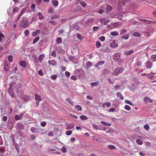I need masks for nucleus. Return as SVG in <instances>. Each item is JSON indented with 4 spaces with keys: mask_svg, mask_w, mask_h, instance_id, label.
Here are the masks:
<instances>
[{
    "mask_svg": "<svg viewBox=\"0 0 156 156\" xmlns=\"http://www.w3.org/2000/svg\"><path fill=\"white\" fill-rule=\"evenodd\" d=\"M124 70V69L121 67H118L114 70L113 74L115 76H117L119 73L122 72Z\"/></svg>",
    "mask_w": 156,
    "mask_h": 156,
    "instance_id": "1",
    "label": "nucleus"
},
{
    "mask_svg": "<svg viewBox=\"0 0 156 156\" xmlns=\"http://www.w3.org/2000/svg\"><path fill=\"white\" fill-rule=\"evenodd\" d=\"M29 22L28 21H25L23 20L20 23V27H24V28H26L28 26Z\"/></svg>",
    "mask_w": 156,
    "mask_h": 156,
    "instance_id": "2",
    "label": "nucleus"
},
{
    "mask_svg": "<svg viewBox=\"0 0 156 156\" xmlns=\"http://www.w3.org/2000/svg\"><path fill=\"white\" fill-rule=\"evenodd\" d=\"M120 55L121 54L119 52L115 53L113 56L114 59L116 61L118 62L120 58Z\"/></svg>",
    "mask_w": 156,
    "mask_h": 156,
    "instance_id": "3",
    "label": "nucleus"
},
{
    "mask_svg": "<svg viewBox=\"0 0 156 156\" xmlns=\"http://www.w3.org/2000/svg\"><path fill=\"white\" fill-rule=\"evenodd\" d=\"M144 101L145 103L147 104L149 103H151L153 102V100L147 96L145 97L144 99Z\"/></svg>",
    "mask_w": 156,
    "mask_h": 156,
    "instance_id": "4",
    "label": "nucleus"
},
{
    "mask_svg": "<svg viewBox=\"0 0 156 156\" xmlns=\"http://www.w3.org/2000/svg\"><path fill=\"white\" fill-rule=\"evenodd\" d=\"M9 63L7 61H5L4 62V70L5 71L7 72L9 69Z\"/></svg>",
    "mask_w": 156,
    "mask_h": 156,
    "instance_id": "5",
    "label": "nucleus"
},
{
    "mask_svg": "<svg viewBox=\"0 0 156 156\" xmlns=\"http://www.w3.org/2000/svg\"><path fill=\"white\" fill-rule=\"evenodd\" d=\"M8 92L9 94L12 98H14L16 96V94L13 93V89L9 88L8 90Z\"/></svg>",
    "mask_w": 156,
    "mask_h": 156,
    "instance_id": "6",
    "label": "nucleus"
},
{
    "mask_svg": "<svg viewBox=\"0 0 156 156\" xmlns=\"http://www.w3.org/2000/svg\"><path fill=\"white\" fill-rule=\"evenodd\" d=\"M35 96V100L40 101L41 100V96L40 95H38L37 94H35L34 95Z\"/></svg>",
    "mask_w": 156,
    "mask_h": 156,
    "instance_id": "7",
    "label": "nucleus"
},
{
    "mask_svg": "<svg viewBox=\"0 0 156 156\" xmlns=\"http://www.w3.org/2000/svg\"><path fill=\"white\" fill-rule=\"evenodd\" d=\"M152 66V63L150 60H149L147 62L146 67L147 69H149L151 68Z\"/></svg>",
    "mask_w": 156,
    "mask_h": 156,
    "instance_id": "8",
    "label": "nucleus"
},
{
    "mask_svg": "<svg viewBox=\"0 0 156 156\" xmlns=\"http://www.w3.org/2000/svg\"><path fill=\"white\" fill-rule=\"evenodd\" d=\"M48 62L50 65L53 66H55L56 65V62L55 60H52L48 61Z\"/></svg>",
    "mask_w": 156,
    "mask_h": 156,
    "instance_id": "9",
    "label": "nucleus"
},
{
    "mask_svg": "<svg viewBox=\"0 0 156 156\" xmlns=\"http://www.w3.org/2000/svg\"><path fill=\"white\" fill-rule=\"evenodd\" d=\"M113 26L114 27H120L122 25V23L120 22H117L113 23Z\"/></svg>",
    "mask_w": 156,
    "mask_h": 156,
    "instance_id": "10",
    "label": "nucleus"
},
{
    "mask_svg": "<svg viewBox=\"0 0 156 156\" xmlns=\"http://www.w3.org/2000/svg\"><path fill=\"white\" fill-rule=\"evenodd\" d=\"M45 56V55L44 54H41L39 55L38 59L40 63H41L42 62V60Z\"/></svg>",
    "mask_w": 156,
    "mask_h": 156,
    "instance_id": "11",
    "label": "nucleus"
},
{
    "mask_svg": "<svg viewBox=\"0 0 156 156\" xmlns=\"http://www.w3.org/2000/svg\"><path fill=\"white\" fill-rule=\"evenodd\" d=\"M112 7L110 5L107 4V7L106 8V10L107 12H109L111 11L112 10Z\"/></svg>",
    "mask_w": 156,
    "mask_h": 156,
    "instance_id": "12",
    "label": "nucleus"
},
{
    "mask_svg": "<svg viewBox=\"0 0 156 156\" xmlns=\"http://www.w3.org/2000/svg\"><path fill=\"white\" fill-rule=\"evenodd\" d=\"M19 65L23 67H26L27 66L26 62L24 61H22L20 62Z\"/></svg>",
    "mask_w": 156,
    "mask_h": 156,
    "instance_id": "13",
    "label": "nucleus"
},
{
    "mask_svg": "<svg viewBox=\"0 0 156 156\" xmlns=\"http://www.w3.org/2000/svg\"><path fill=\"white\" fill-rule=\"evenodd\" d=\"M75 108L77 111H81L82 110L81 106L78 105H75Z\"/></svg>",
    "mask_w": 156,
    "mask_h": 156,
    "instance_id": "14",
    "label": "nucleus"
},
{
    "mask_svg": "<svg viewBox=\"0 0 156 156\" xmlns=\"http://www.w3.org/2000/svg\"><path fill=\"white\" fill-rule=\"evenodd\" d=\"M17 126L20 130H22L24 129V126L22 124L20 123H18Z\"/></svg>",
    "mask_w": 156,
    "mask_h": 156,
    "instance_id": "15",
    "label": "nucleus"
},
{
    "mask_svg": "<svg viewBox=\"0 0 156 156\" xmlns=\"http://www.w3.org/2000/svg\"><path fill=\"white\" fill-rule=\"evenodd\" d=\"M118 46V44L115 43V42H113L112 43L110 44V46L111 47L113 48H115L117 47Z\"/></svg>",
    "mask_w": 156,
    "mask_h": 156,
    "instance_id": "16",
    "label": "nucleus"
},
{
    "mask_svg": "<svg viewBox=\"0 0 156 156\" xmlns=\"http://www.w3.org/2000/svg\"><path fill=\"white\" fill-rule=\"evenodd\" d=\"M40 32V30H37L35 32H34L32 33V36L34 37L36 36Z\"/></svg>",
    "mask_w": 156,
    "mask_h": 156,
    "instance_id": "17",
    "label": "nucleus"
},
{
    "mask_svg": "<svg viewBox=\"0 0 156 156\" xmlns=\"http://www.w3.org/2000/svg\"><path fill=\"white\" fill-rule=\"evenodd\" d=\"M133 52V50H130L128 51H126L125 52V55H129Z\"/></svg>",
    "mask_w": 156,
    "mask_h": 156,
    "instance_id": "18",
    "label": "nucleus"
},
{
    "mask_svg": "<svg viewBox=\"0 0 156 156\" xmlns=\"http://www.w3.org/2000/svg\"><path fill=\"white\" fill-rule=\"evenodd\" d=\"M74 124L73 123L69 124L67 126V129H71L74 127Z\"/></svg>",
    "mask_w": 156,
    "mask_h": 156,
    "instance_id": "19",
    "label": "nucleus"
},
{
    "mask_svg": "<svg viewBox=\"0 0 156 156\" xmlns=\"http://www.w3.org/2000/svg\"><path fill=\"white\" fill-rule=\"evenodd\" d=\"M38 15L39 16V19L40 20H42L44 18V16L41 12H38Z\"/></svg>",
    "mask_w": 156,
    "mask_h": 156,
    "instance_id": "20",
    "label": "nucleus"
},
{
    "mask_svg": "<svg viewBox=\"0 0 156 156\" xmlns=\"http://www.w3.org/2000/svg\"><path fill=\"white\" fill-rule=\"evenodd\" d=\"M52 2L54 6L56 7L58 5V1L54 0H52Z\"/></svg>",
    "mask_w": 156,
    "mask_h": 156,
    "instance_id": "21",
    "label": "nucleus"
},
{
    "mask_svg": "<svg viewBox=\"0 0 156 156\" xmlns=\"http://www.w3.org/2000/svg\"><path fill=\"white\" fill-rule=\"evenodd\" d=\"M129 34H126L124 35L123 36H122L121 38L125 40H127L129 38Z\"/></svg>",
    "mask_w": 156,
    "mask_h": 156,
    "instance_id": "22",
    "label": "nucleus"
},
{
    "mask_svg": "<svg viewBox=\"0 0 156 156\" xmlns=\"http://www.w3.org/2000/svg\"><path fill=\"white\" fill-rule=\"evenodd\" d=\"M66 101L68 103H69L72 105L73 106L74 105V103L72 101H71L69 98H67L66 99Z\"/></svg>",
    "mask_w": 156,
    "mask_h": 156,
    "instance_id": "23",
    "label": "nucleus"
},
{
    "mask_svg": "<svg viewBox=\"0 0 156 156\" xmlns=\"http://www.w3.org/2000/svg\"><path fill=\"white\" fill-rule=\"evenodd\" d=\"M117 18L120 20H124V18L122 14H118Z\"/></svg>",
    "mask_w": 156,
    "mask_h": 156,
    "instance_id": "24",
    "label": "nucleus"
},
{
    "mask_svg": "<svg viewBox=\"0 0 156 156\" xmlns=\"http://www.w3.org/2000/svg\"><path fill=\"white\" fill-rule=\"evenodd\" d=\"M56 41L58 44H61L62 42V39L60 37H58L57 38Z\"/></svg>",
    "mask_w": 156,
    "mask_h": 156,
    "instance_id": "25",
    "label": "nucleus"
},
{
    "mask_svg": "<svg viewBox=\"0 0 156 156\" xmlns=\"http://www.w3.org/2000/svg\"><path fill=\"white\" fill-rule=\"evenodd\" d=\"M80 118L81 120H87L88 118L87 117L84 115H82L80 116Z\"/></svg>",
    "mask_w": 156,
    "mask_h": 156,
    "instance_id": "26",
    "label": "nucleus"
},
{
    "mask_svg": "<svg viewBox=\"0 0 156 156\" xmlns=\"http://www.w3.org/2000/svg\"><path fill=\"white\" fill-rule=\"evenodd\" d=\"M110 34L112 36H116L118 35L119 33L116 31H113L111 32Z\"/></svg>",
    "mask_w": 156,
    "mask_h": 156,
    "instance_id": "27",
    "label": "nucleus"
},
{
    "mask_svg": "<svg viewBox=\"0 0 156 156\" xmlns=\"http://www.w3.org/2000/svg\"><path fill=\"white\" fill-rule=\"evenodd\" d=\"M151 59L154 61H156V54L154 55H152L151 57Z\"/></svg>",
    "mask_w": 156,
    "mask_h": 156,
    "instance_id": "28",
    "label": "nucleus"
},
{
    "mask_svg": "<svg viewBox=\"0 0 156 156\" xmlns=\"http://www.w3.org/2000/svg\"><path fill=\"white\" fill-rule=\"evenodd\" d=\"M40 39V37L39 36H37L34 39L33 41V44H35L36 42H37Z\"/></svg>",
    "mask_w": 156,
    "mask_h": 156,
    "instance_id": "29",
    "label": "nucleus"
},
{
    "mask_svg": "<svg viewBox=\"0 0 156 156\" xmlns=\"http://www.w3.org/2000/svg\"><path fill=\"white\" fill-rule=\"evenodd\" d=\"M87 67L88 68H90L92 66V63L90 61H88L86 64Z\"/></svg>",
    "mask_w": 156,
    "mask_h": 156,
    "instance_id": "30",
    "label": "nucleus"
},
{
    "mask_svg": "<svg viewBox=\"0 0 156 156\" xmlns=\"http://www.w3.org/2000/svg\"><path fill=\"white\" fill-rule=\"evenodd\" d=\"M134 36L139 37L140 36V34L137 32H134L133 34Z\"/></svg>",
    "mask_w": 156,
    "mask_h": 156,
    "instance_id": "31",
    "label": "nucleus"
},
{
    "mask_svg": "<svg viewBox=\"0 0 156 156\" xmlns=\"http://www.w3.org/2000/svg\"><path fill=\"white\" fill-rule=\"evenodd\" d=\"M76 37L77 38L82 40V39L83 38V37L81 36V35L79 33L77 34H76Z\"/></svg>",
    "mask_w": 156,
    "mask_h": 156,
    "instance_id": "32",
    "label": "nucleus"
},
{
    "mask_svg": "<svg viewBox=\"0 0 156 156\" xmlns=\"http://www.w3.org/2000/svg\"><path fill=\"white\" fill-rule=\"evenodd\" d=\"M8 59L9 62H11L13 61V58L12 55H9L8 57Z\"/></svg>",
    "mask_w": 156,
    "mask_h": 156,
    "instance_id": "33",
    "label": "nucleus"
},
{
    "mask_svg": "<svg viewBox=\"0 0 156 156\" xmlns=\"http://www.w3.org/2000/svg\"><path fill=\"white\" fill-rule=\"evenodd\" d=\"M124 108L126 110L128 111H129L131 109V108L129 105H125Z\"/></svg>",
    "mask_w": 156,
    "mask_h": 156,
    "instance_id": "34",
    "label": "nucleus"
},
{
    "mask_svg": "<svg viewBox=\"0 0 156 156\" xmlns=\"http://www.w3.org/2000/svg\"><path fill=\"white\" fill-rule=\"evenodd\" d=\"M101 46V44L100 42L99 41H97L96 42V46L97 48H99Z\"/></svg>",
    "mask_w": 156,
    "mask_h": 156,
    "instance_id": "35",
    "label": "nucleus"
},
{
    "mask_svg": "<svg viewBox=\"0 0 156 156\" xmlns=\"http://www.w3.org/2000/svg\"><path fill=\"white\" fill-rule=\"evenodd\" d=\"M5 37V36L2 33L0 34V42H1L2 41V38H4Z\"/></svg>",
    "mask_w": 156,
    "mask_h": 156,
    "instance_id": "36",
    "label": "nucleus"
},
{
    "mask_svg": "<svg viewBox=\"0 0 156 156\" xmlns=\"http://www.w3.org/2000/svg\"><path fill=\"white\" fill-rule=\"evenodd\" d=\"M99 39L101 41H105V37L104 36H102L99 38Z\"/></svg>",
    "mask_w": 156,
    "mask_h": 156,
    "instance_id": "37",
    "label": "nucleus"
},
{
    "mask_svg": "<svg viewBox=\"0 0 156 156\" xmlns=\"http://www.w3.org/2000/svg\"><path fill=\"white\" fill-rule=\"evenodd\" d=\"M108 147L109 148L111 149H115V146L112 145H109Z\"/></svg>",
    "mask_w": 156,
    "mask_h": 156,
    "instance_id": "38",
    "label": "nucleus"
},
{
    "mask_svg": "<svg viewBox=\"0 0 156 156\" xmlns=\"http://www.w3.org/2000/svg\"><path fill=\"white\" fill-rule=\"evenodd\" d=\"M136 142L139 145H142L143 144L142 141L139 139H137L136 140Z\"/></svg>",
    "mask_w": 156,
    "mask_h": 156,
    "instance_id": "39",
    "label": "nucleus"
},
{
    "mask_svg": "<svg viewBox=\"0 0 156 156\" xmlns=\"http://www.w3.org/2000/svg\"><path fill=\"white\" fill-rule=\"evenodd\" d=\"M59 16L58 15H55L51 17V18L52 19H57Z\"/></svg>",
    "mask_w": 156,
    "mask_h": 156,
    "instance_id": "40",
    "label": "nucleus"
},
{
    "mask_svg": "<svg viewBox=\"0 0 156 156\" xmlns=\"http://www.w3.org/2000/svg\"><path fill=\"white\" fill-rule=\"evenodd\" d=\"M101 124H104V125H106L108 126H111V124L106 123L104 121H101Z\"/></svg>",
    "mask_w": 156,
    "mask_h": 156,
    "instance_id": "41",
    "label": "nucleus"
},
{
    "mask_svg": "<svg viewBox=\"0 0 156 156\" xmlns=\"http://www.w3.org/2000/svg\"><path fill=\"white\" fill-rule=\"evenodd\" d=\"M25 11V9H22L20 11V13L19 15L21 16L23 14Z\"/></svg>",
    "mask_w": 156,
    "mask_h": 156,
    "instance_id": "42",
    "label": "nucleus"
},
{
    "mask_svg": "<svg viewBox=\"0 0 156 156\" xmlns=\"http://www.w3.org/2000/svg\"><path fill=\"white\" fill-rule=\"evenodd\" d=\"M144 128L146 130H148L150 127L149 125L146 124L144 125Z\"/></svg>",
    "mask_w": 156,
    "mask_h": 156,
    "instance_id": "43",
    "label": "nucleus"
},
{
    "mask_svg": "<svg viewBox=\"0 0 156 156\" xmlns=\"http://www.w3.org/2000/svg\"><path fill=\"white\" fill-rule=\"evenodd\" d=\"M117 96L119 97L121 99H123V98L122 97V95L121 94H120V93L118 92L117 93Z\"/></svg>",
    "mask_w": 156,
    "mask_h": 156,
    "instance_id": "44",
    "label": "nucleus"
},
{
    "mask_svg": "<svg viewBox=\"0 0 156 156\" xmlns=\"http://www.w3.org/2000/svg\"><path fill=\"white\" fill-rule=\"evenodd\" d=\"M61 151H62L64 153H65L67 151L66 148L64 146L62 147Z\"/></svg>",
    "mask_w": 156,
    "mask_h": 156,
    "instance_id": "45",
    "label": "nucleus"
},
{
    "mask_svg": "<svg viewBox=\"0 0 156 156\" xmlns=\"http://www.w3.org/2000/svg\"><path fill=\"white\" fill-rule=\"evenodd\" d=\"M126 32V30H121V31H120V35H122L124 34Z\"/></svg>",
    "mask_w": 156,
    "mask_h": 156,
    "instance_id": "46",
    "label": "nucleus"
},
{
    "mask_svg": "<svg viewBox=\"0 0 156 156\" xmlns=\"http://www.w3.org/2000/svg\"><path fill=\"white\" fill-rule=\"evenodd\" d=\"M48 23H50L52 25H55L57 24V23L55 21H51L48 22Z\"/></svg>",
    "mask_w": 156,
    "mask_h": 156,
    "instance_id": "47",
    "label": "nucleus"
},
{
    "mask_svg": "<svg viewBox=\"0 0 156 156\" xmlns=\"http://www.w3.org/2000/svg\"><path fill=\"white\" fill-rule=\"evenodd\" d=\"M80 3L83 7H85L86 6V4L84 2H80Z\"/></svg>",
    "mask_w": 156,
    "mask_h": 156,
    "instance_id": "48",
    "label": "nucleus"
},
{
    "mask_svg": "<svg viewBox=\"0 0 156 156\" xmlns=\"http://www.w3.org/2000/svg\"><path fill=\"white\" fill-rule=\"evenodd\" d=\"M30 140H34L35 139V136L33 134H31L30 135Z\"/></svg>",
    "mask_w": 156,
    "mask_h": 156,
    "instance_id": "49",
    "label": "nucleus"
},
{
    "mask_svg": "<svg viewBox=\"0 0 156 156\" xmlns=\"http://www.w3.org/2000/svg\"><path fill=\"white\" fill-rule=\"evenodd\" d=\"M98 85V83L96 82H91V85L92 87L96 86Z\"/></svg>",
    "mask_w": 156,
    "mask_h": 156,
    "instance_id": "50",
    "label": "nucleus"
},
{
    "mask_svg": "<svg viewBox=\"0 0 156 156\" xmlns=\"http://www.w3.org/2000/svg\"><path fill=\"white\" fill-rule=\"evenodd\" d=\"M142 64V62L140 61H138L136 63V65L137 66L139 67L141 66Z\"/></svg>",
    "mask_w": 156,
    "mask_h": 156,
    "instance_id": "51",
    "label": "nucleus"
},
{
    "mask_svg": "<svg viewBox=\"0 0 156 156\" xmlns=\"http://www.w3.org/2000/svg\"><path fill=\"white\" fill-rule=\"evenodd\" d=\"M105 63V61H102L99 62L98 63V65L99 66H101L103 65Z\"/></svg>",
    "mask_w": 156,
    "mask_h": 156,
    "instance_id": "52",
    "label": "nucleus"
},
{
    "mask_svg": "<svg viewBox=\"0 0 156 156\" xmlns=\"http://www.w3.org/2000/svg\"><path fill=\"white\" fill-rule=\"evenodd\" d=\"M38 74L41 76H42L43 75V72H42V70L41 69H40L39 71H38Z\"/></svg>",
    "mask_w": 156,
    "mask_h": 156,
    "instance_id": "53",
    "label": "nucleus"
},
{
    "mask_svg": "<svg viewBox=\"0 0 156 156\" xmlns=\"http://www.w3.org/2000/svg\"><path fill=\"white\" fill-rule=\"evenodd\" d=\"M70 78L72 80H76L77 79L75 75H73L71 76Z\"/></svg>",
    "mask_w": 156,
    "mask_h": 156,
    "instance_id": "54",
    "label": "nucleus"
},
{
    "mask_svg": "<svg viewBox=\"0 0 156 156\" xmlns=\"http://www.w3.org/2000/svg\"><path fill=\"white\" fill-rule=\"evenodd\" d=\"M72 133V132L71 130H68L66 132V134L67 135H69Z\"/></svg>",
    "mask_w": 156,
    "mask_h": 156,
    "instance_id": "55",
    "label": "nucleus"
},
{
    "mask_svg": "<svg viewBox=\"0 0 156 156\" xmlns=\"http://www.w3.org/2000/svg\"><path fill=\"white\" fill-rule=\"evenodd\" d=\"M36 129V128L35 127H32L30 129V130L32 133H34L35 132Z\"/></svg>",
    "mask_w": 156,
    "mask_h": 156,
    "instance_id": "56",
    "label": "nucleus"
},
{
    "mask_svg": "<svg viewBox=\"0 0 156 156\" xmlns=\"http://www.w3.org/2000/svg\"><path fill=\"white\" fill-rule=\"evenodd\" d=\"M57 76L55 75L51 76V78L53 80H55L57 78Z\"/></svg>",
    "mask_w": 156,
    "mask_h": 156,
    "instance_id": "57",
    "label": "nucleus"
},
{
    "mask_svg": "<svg viewBox=\"0 0 156 156\" xmlns=\"http://www.w3.org/2000/svg\"><path fill=\"white\" fill-rule=\"evenodd\" d=\"M29 33V32L28 30H27L24 31V34L26 35V37H27Z\"/></svg>",
    "mask_w": 156,
    "mask_h": 156,
    "instance_id": "58",
    "label": "nucleus"
},
{
    "mask_svg": "<svg viewBox=\"0 0 156 156\" xmlns=\"http://www.w3.org/2000/svg\"><path fill=\"white\" fill-rule=\"evenodd\" d=\"M65 74L66 75L67 77H69L70 75V73H69V72L67 71H66L65 73Z\"/></svg>",
    "mask_w": 156,
    "mask_h": 156,
    "instance_id": "59",
    "label": "nucleus"
},
{
    "mask_svg": "<svg viewBox=\"0 0 156 156\" xmlns=\"http://www.w3.org/2000/svg\"><path fill=\"white\" fill-rule=\"evenodd\" d=\"M7 117L6 116H4L2 119V121H3L4 122H5L7 121Z\"/></svg>",
    "mask_w": 156,
    "mask_h": 156,
    "instance_id": "60",
    "label": "nucleus"
},
{
    "mask_svg": "<svg viewBox=\"0 0 156 156\" xmlns=\"http://www.w3.org/2000/svg\"><path fill=\"white\" fill-rule=\"evenodd\" d=\"M107 80L108 81V82H109V83H110V84H112L114 83V82L112 81H111V80L110 78H108L107 79Z\"/></svg>",
    "mask_w": 156,
    "mask_h": 156,
    "instance_id": "61",
    "label": "nucleus"
},
{
    "mask_svg": "<svg viewBox=\"0 0 156 156\" xmlns=\"http://www.w3.org/2000/svg\"><path fill=\"white\" fill-rule=\"evenodd\" d=\"M15 119L16 120H18L20 119L19 116L18 115H16L15 117Z\"/></svg>",
    "mask_w": 156,
    "mask_h": 156,
    "instance_id": "62",
    "label": "nucleus"
},
{
    "mask_svg": "<svg viewBox=\"0 0 156 156\" xmlns=\"http://www.w3.org/2000/svg\"><path fill=\"white\" fill-rule=\"evenodd\" d=\"M105 104L107 108L109 107L111 105V103L110 102H107L105 103Z\"/></svg>",
    "mask_w": 156,
    "mask_h": 156,
    "instance_id": "63",
    "label": "nucleus"
},
{
    "mask_svg": "<svg viewBox=\"0 0 156 156\" xmlns=\"http://www.w3.org/2000/svg\"><path fill=\"white\" fill-rule=\"evenodd\" d=\"M46 123L45 122H43L41 123V125L42 127H44L46 126Z\"/></svg>",
    "mask_w": 156,
    "mask_h": 156,
    "instance_id": "64",
    "label": "nucleus"
}]
</instances>
